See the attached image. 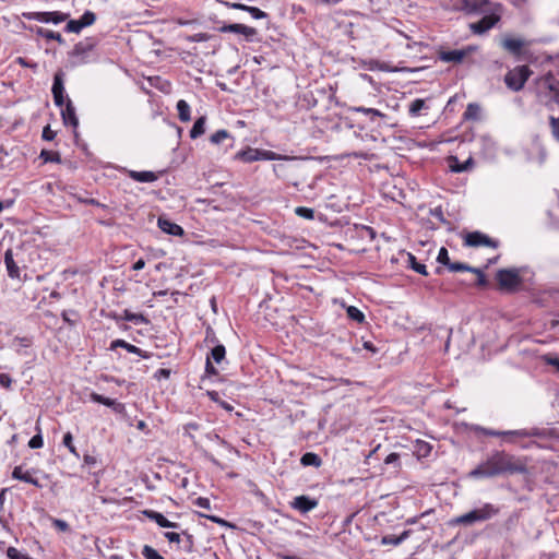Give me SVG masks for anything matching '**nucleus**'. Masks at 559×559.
<instances>
[{
    "label": "nucleus",
    "mask_w": 559,
    "mask_h": 559,
    "mask_svg": "<svg viewBox=\"0 0 559 559\" xmlns=\"http://www.w3.org/2000/svg\"><path fill=\"white\" fill-rule=\"evenodd\" d=\"M525 466L513 455L496 451L469 472L472 478H490L504 473H524Z\"/></svg>",
    "instance_id": "1"
},
{
    "label": "nucleus",
    "mask_w": 559,
    "mask_h": 559,
    "mask_svg": "<svg viewBox=\"0 0 559 559\" xmlns=\"http://www.w3.org/2000/svg\"><path fill=\"white\" fill-rule=\"evenodd\" d=\"M499 513V508L491 504L485 503L483 507L478 509L471 510L467 513H464L460 516H456L451 521L454 525H465L469 526L476 522H484L492 519Z\"/></svg>",
    "instance_id": "2"
},
{
    "label": "nucleus",
    "mask_w": 559,
    "mask_h": 559,
    "mask_svg": "<svg viewBox=\"0 0 559 559\" xmlns=\"http://www.w3.org/2000/svg\"><path fill=\"white\" fill-rule=\"evenodd\" d=\"M502 13L503 5L499 2L493 3L489 11L483 13L484 16L479 21L469 24L471 32L475 35L486 34L500 22Z\"/></svg>",
    "instance_id": "3"
},
{
    "label": "nucleus",
    "mask_w": 559,
    "mask_h": 559,
    "mask_svg": "<svg viewBox=\"0 0 559 559\" xmlns=\"http://www.w3.org/2000/svg\"><path fill=\"white\" fill-rule=\"evenodd\" d=\"M523 269H501L497 271L496 280L502 292L515 293L521 289L523 278L521 272Z\"/></svg>",
    "instance_id": "4"
},
{
    "label": "nucleus",
    "mask_w": 559,
    "mask_h": 559,
    "mask_svg": "<svg viewBox=\"0 0 559 559\" xmlns=\"http://www.w3.org/2000/svg\"><path fill=\"white\" fill-rule=\"evenodd\" d=\"M532 74L528 66H516L506 73L503 81L509 90L520 92Z\"/></svg>",
    "instance_id": "5"
},
{
    "label": "nucleus",
    "mask_w": 559,
    "mask_h": 559,
    "mask_svg": "<svg viewBox=\"0 0 559 559\" xmlns=\"http://www.w3.org/2000/svg\"><path fill=\"white\" fill-rule=\"evenodd\" d=\"M464 245L467 247H491V248H498L499 242L498 240H495L487 236L486 234L481 231H472L466 234L464 238Z\"/></svg>",
    "instance_id": "6"
},
{
    "label": "nucleus",
    "mask_w": 559,
    "mask_h": 559,
    "mask_svg": "<svg viewBox=\"0 0 559 559\" xmlns=\"http://www.w3.org/2000/svg\"><path fill=\"white\" fill-rule=\"evenodd\" d=\"M493 3L489 0H460V10L468 15L483 14L489 11Z\"/></svg>",
    "instance_id": "7"
},
{
    "label": "nucleus",
    "mask_w": 559,
    "mask_h": 559,
    "mask_svg": "<svg viewBox=\"0 0 559 559\" xmlns=\"http://www.w3.org/2000/svg\"><path fill=\"white\" fill-rule=\"evenodd\" d=\"M70 17L69 13H64L61 11H51V12H33L27 15V19L34 20L40 23H52L60 24L67 21Z\"/></svg>",
    "instance_id": "8"
},
{
    "label": "nucleus",
    "mask_w": 559,
    "mask_h": 559,
    "mask_svg": "<svg viewBox=\"0 0 559 559\" xmlns=\"http://www.w3.org/2000/svg\"><path fill=\"white\" fill-rule=\"evenodd\" d=\"M551 435L550 430L540 429V428H531V429H518V430H507L503 431V436L509 438V441L513 442L515 438H547Z\"/></svg>",
    "instance_id": "9"
},
{
    "label": "nucleus",
    "mask_w": 559,
    "mask_h": 559,
    "mask_svg": "<svg viewBox=\"0 0 559 559\" xmlns=\"http://www.w3.org/2000/svg\"><path fill=\"white\" fill-rule=\"evenodd\" d=\"M530 41L528 40H525V39H522V38H514V37H511V36H504L502 39H501V47L508 51L509 53L513 55V56H521L522 52H523V49L527 46H530Z\"/></svg>",
    "instance_id": "10"
},
{
    "label": "nucleus",
    "mask_w": 559,
    "mask_h": 559,
    "mask_svg": "<svg viewBox=\"0 0 559 559\" xmlns=\"http://www.w3.org/2000/svg\"><path fill=\"white\" fill-rule=\"evenodd\" d=\"M55 105L62 107L64 105V73L59 70L53 75V83L51 87Z\"/></svg>",
    "instance_id": "11"
},
{
    "label": "nucleus",
    "mask_w": 559,
    "mask_h": 559,
    "mask_svg": "<svg viewBox=\"0 0 559 559\" xmlns=\"http://www.w3.org/2000/svg\"><path fill=\"white\" fill-rule=\"evenodd\" d=\"M221 33H236L245 36L247 41H253L254 37L258 34V31L254 27L247 26L245 24H225L218 28Z\"/></svg>",
    "instance_id": "12"
},
{
    "label": "nucleus",
    "mask_w": 559,
    "mask_h": 559,
    "mask_svg": "<svg viewBox=\"0 0 559 559\" xmlns=\"http://www.w3.org/2000/svg\"><path fill=\"white\" fill-rule=\"evenodd\" d=\"M96 46V40L92 37H87L74 45L70 56L78 58L80 62H85V58Z\"/></svg>",
    "instance_id": "13"
},
{
    "label": "nucleus",
    "mask_w": 559,
    "mask_h": 559,
    "mask_svg": "<svg viewBox=\"0 0 559 559\" xmlns=\"http://www.w3.org/2000/svg\"><path fill=\"white\" fill-rule=\"evenodd\" d=\"M290 508L299 511L300 513L305 514L309 511L313 510L318 506V500L314 498H311L309 496H297L290 501Z\"/></svg>",
    "instance_id": "14"
},
{
    "label": "nucleus",
    "mask_w": 559,
    "mask_h": 559,
    "mask_svg": "<svg viewBox=\"0 0 559 559\" xmlns=\"http://www.w3.org/2000/svg\"><path fill=\"white\" fill-rule=\"evenodd\" d=\"M472 51H474V48L471 46L465 49L440 51L439 59L443 62L461 63Z\"/></svg>",
    "instance_id": "15"
},
{
    "label": "nucleus",
    "mask_w": 559,
    "mask_h": 559,
    "mask_svg": "<svg viewBox=\"0 0 559 559\" xmlns=\"http://www.w3.org/2000/svg\"><path fill=\"white\" fill-rule=\"evenodd\" d=\"M61 108V117L66 126L76 128L79 126V119L75 114V108L70 98L64 100V105Z\"/></svg>",
    "instance_id": "16"
},
{
    "label": "nucleus",
    "mask_w": 559,
    "mask_h": 559,
    "mask_svg": "<svg viewBox=\"0 0 559 559\" xmlns=\"http://www.w3.org/2000/svg\"><path fill=\"white\" fill-rule=\"evenodd\" d=\"M157 225L164 233L171 236H182L185 234L181 226L164 216L158 217Z\"/></svg>",
    "instance_id": "17"
},
{
    "label": "nucleus",
    "mask_w": 559,
    "mask_h": 559,
    "mask_svg": "<svg viewBox=\"0 0 559 559\" xmlns=\"http://www.w3.org/2000/svg\"><path fill=\"white\" fill-rule=\"evenodd\" d=\"M4 264L10 278L21 281V270L13 259L12 249L4 252Z\"/></svg>",
    "instance_id": "18"
},
{
    "label": "nucleus",
    "mask_w": 559,
    "mask_h": 559,
    "mask_svg": "<svg viewBox=\"0 0 559 559\" xmlns=\"http://www.w3.org/2000/svg\"><path fill=\"white\" fill-rule=\"evenodd\" d=\"M90 399L94 403L111 407L116 413H122L124 411V405L122 403H119L116 400L109 397H105L96 392H92L90 394Z\"/></svg>",
    "instance_id": "19"
},
{
    "label": "nucleus",
    "mask_w": 559,
    "mask_h": 559,
    "mask_svg": "<svg viewBox=\"0 0 559 559\" xmlns=\"http://www.w3.org/2000/svg\"><path fill=\"white\" fill-rule=\"evenodd\" d=\"M118 347L124 348L127 352L131 354H135L144 359H147L150 357V354L147 352L142 350L140 347H136L135 345H132L124 340H115L110 344V349L114 350Z\"/></svg>",
    "instance_id": "20"
},
{
    "label": "nucleus",
    "mask_w": 559,
    "mask_h": 559,
    "mask_svg": "<svg viewBox=\"0 0 559 559\" xmlns=\"http://www.w3.org/2000/svg\"><path fill=\"white\" fill-rule=\"evenodd\" d=\"M12 477L14 479L31 484L35 487L41 488L43 485L38 481L37 478H34L31 471H23L22 466H15L12 472Z\"/></svg>",
    "instance_id": "21"
},
{
    "label": "nucleus",
    "mask_w": 559,
    "mask_h": 559,
    "mask_svg": "<svg viewBox=\"0 0 559 559\" xmlns=\"http://www.w3.org/2000/svg\"><path fill=\"white\" fill-rule=\"evenodd\" d=\"M144 514L152 521H154L158 526L165 527V528H175L178 526L177 523L168 521L162 513L153 511V510H146L144 511Z\"/></svg>",
    "instance_id": "22"
},
{
    "label": "nucleus",
    "mask_w": 559,
    "mask_h": 559,
    "mask_svg": "<svg viewBox=\"0 0 559 559\" xmlns=\"http://www.w3.org/2000/svg\"><path fill=\"white\" fill-rule=\"evenodd\" d=\"M474 166V159L469 157L464 163H461L457 157L451 156L449 167L453 173H463L472 169Z\"/></svg>",
    "instance_id": "23"
},
{
    "label": "nucleus",
    "mask_w": 559,
    "mask_h": 559,
    "mask_svg": "<svg viewBox=\"0 0 559 559\" xmlns=\"http://www.w3.org/2000/svg\"><path fill=\"white\" fill-rule=\"evenodd\" d=\"M129 177L138 182H153L158 179V176L148 170L144 171H136V170H130Z\"/></svg>",
    "instance_id": "24"
},
{
    "label": "nucleus",
    "mask_w": 559,
    "mask_h": 559,
    "mask_svg": "<svg viewBox=\"0 0 559 559\" xmlns=\"http://www.w3.org/2000/svg\"><path fill=\"white\" fill-rule=\"evenodd\" d=\"M32 344H33L32 338L26 337V336H23V337L16 336L13 340V346L15 347V350L19 355H28L26 349L28 347H31Z\"/></svg>",
    "instance_id": "25"
},
{
    "label": "nucleus",
    "mask_w": 559,
    "mask_h": 559,
    "mask_svg": "<svg viewBox=\"0 0 559 559\" xmlns=\"http://www.w3.org/2000/svg\"><path fill=\"white\" fill-rule=\"evenodd\" d=\"M35 33L37 36L46 38L47 40H56L60 45H63L66 41L60 33L44 28V27H37L35 29Z\"/></svg>",
    "instance_id": "26"
},
{
    "label": "nucleus",
    "mask_w": 559,
    "mask_h": 559,
    "mask_svg": "<svg viewBox=\"0 0 559 559\" xmlns=\"http://www.w3.org/2000/svg\"><path fill=\"white\" fill-rule=\"evenodd\" d=\"M236 158H238L245 163H252L255 160H260L259 150L251 148V147H249L247 150H242L237 153Z\"/></svg>",
    "instance_id": "27"
},
{
    "label": "nucleus",
    "mask_w": 559,
    "mask_h": 559,
    "mask_svg": "<svg viewBox=\"0 0 559 559\" xmlns=\"http://www.w3.org/2000/svg\"><path fill=\"white\" fill-rule=\"evenodd\" d=\"M300 463L304 466L320 467L322 465V459L317 453L307 452L301 456Z\"/></svg>",
    "instance_id": "28"
},
{
    "label": "nucleus",
    "mask_w": 559,
    "mask_h": 559,
    "mask_svg": "<svg viewBox=\"0 0 559 559\" xmlns=\"http://www.w3.org/2000/svg\"><path fill=\"white\" fill-rule=\"evenodd\" d=\"M121 319L129 321V322H133L134 324H147L148 323V320L146 319V317L144 314L134 313L128 309L123 310Z\"/></svg>",
    "instance_id": "29"
},
{
    "label": "nucleus",
    "mask_w": 559,
    "mask_h": 559,
    "mask_svg": "<svg viewBox=\"0 0 559 559\" xmlns=\"http://www.w3.org/2000/svg\"><path fill=\"white\" fill-rule=\"evenodd\" d=\"M409 536V531H404L401 535H385L381 539L382 545L399 546Z\"/></svg>",
    "instance_id": "30"
},
{
    "label": "nucleus",
    "mask_w": 559,
    "mask_h": 559,
    "mask_svg": "<svg viewBox=\"0 0 559 559\" xmlns=\"http://www.w3.org/2000/svg\"><path fill=\"white\" fill-rule=\"evenodd\" d=\"M233 7L235 9L247 11L253 19H257V20L264 19L267 16V14L264 11L260 10L257 7H250V5H246V4H241V3H235V4H233Z\"/></svg>",
    "instance_id": "31"
},
{
    "label": "nucleus",
    "mask_w": 559,
    "mask_h": 559,
    "mask_svg": "<svg viewBox=\"0 0 559 559\" xmlns=\"http://www.w3.org/2000/svg\"><path fill=\"white\" fill-rule=\"evenodd\" d=\"M350 110L354 112H360V114L368 116L371 121H374L376 118H384L385 117V115L383 112H381L380 110L374 109V108H367L364 106L353 107Z\"/></svg>",
    "instance_id": "32"
},
{
    "label": "nucleus",
    "mask_w": 559,
    "mask_h": 559,
    "mask_svg": "<svg viewBox=\"0 0 559 559\" xmlns=\"http://www.w3.org/2000/svg\"><path fill=\"white\" fill-rule=\"evenodd\" d=\"M205 122H206V118L204 116H202L195 120L192 129L190 130L191 139H197L205 132Z\"/></svg>",
    "instance_id": "33"
},
{
    "label": "nucleus",
    "mask_w": 559,
    "mask_h": 559,
    "mask_svg": "<svg viewBox=\"0 0 559 559\" xmlns=\"http://www.w3.org/2000/svg\"><path fill=\"white\" fill-rule=\"evenodd\" d=\"M407 263H408V266L412 270H414L415 272H417L421 275H425V276L428 275L426 265L423 263H419L414 254H412V253L407 254Z\"/></svg>",
    "instance_id": "34"
},
{
    "label": "nucleus",
    "mask_w": 559,
    "mask_h": 559,
    "mask_svg": "<svg viewBox=\"0 0 559 559\" xmlns=\"http://www.w3.org/2000/svg\"><path fill=\"white\" fill-rule=\"evenodd\" d=\"M480 116V106L476 103L467 105L466 110L463 114L465 120H478Z\"/></svg>",
    "instance_id": "35"
},
{
    "label": "nucleus",
    "mask_w": 559,
    "mask_h": 559,
    "mask_svg": "<svg viewBox=\"0 0 559 559\" xmlns=\"http://www.w3.org/2000/svg\"><path fill=\"white\" fill-rule=\"evenodd\" d=\"M177 110H178V117H179V119L182 122L190 121V119H191V117H190V106H189V104L186 100L180 99L177 103Z\"/></svg>",
    "instance_id": "36"
},
{
    "label": "nucleus",
    "mask_w": 559,
    "mask_h": 559,
    "mask_svg": "<svg viewBox=\"0 0 559 559\" xmlns=\"http://www.w3.org/2000/svg\"><path fill=\"white\" fill-rule=\"evenodd\" d=\"M428 107L426 105L425 99L416 98L411 103L408 112L412 117H417L420 115V111Z\"/></svg>",
    "instance_id": "37"
},
{
    "label": "nucleus",
    "mask_w": 559,
    "mask_h": 559,
    "mask_svg": "<svg viewBox=\"0 0 559 559\" xmlns=\"http://www.w3.org/2000/svg\"><path fill=\"white\" fill-rule=\"evenodd\" d=\"M260 160L294 159V157L282 156L273 151L259 150Z\"/></svg>",
    "instance_id": "38"
},
{
    "label": "nucleus",
    "mask_w": 559,
    "mask_h": 559,
    "mask_svg": "<svg viewBox=\"0 0 559 559\" xmlns=\"http://www.w3.org/2000/svg\"><path fill=\"white\" fill-rule=\"evenodd\" d=\"M225 346L219 344L212 348L211 355L209 357L210 360L213 359L215 362L219 364L225 358Z\"/></svg>",
    "instance_id": "39"
},
{
    "label": "nucleus",
    "mask_w": 559,
    "mask_h": 559,
    "mask_svg": "<svg viewBox=\"0 0 559 559\" xmlns=\"http://www.w3.org/2000/svg\"><path fill=\"white\" fill-rule=\"evenodd\" d=\"M40 158H43L45 163H61L60 154L53 151L43 150L40 152Z\"/></svg>",
    "instance_id": "40"
},
{
    "label": "nucleus",
    "mask_w": 559,
    "mask_h": 559,
    "mask_svg": "<svg viewBox=\"0 0 559 559\" xmlns=\"http://www.w3.org/2000/svg\"><path fill=\"white\" fill-rule=\"evenodd\" d=\"M347 317L358 323H362L365 321V314L355 306H349L346 309Z\"/></svg>",
    "instance_id": "41"
},
{
    "label": "nucleus",
    "mask_w": 559,
    "mask_h": 559,
    "mask_svg": "<svg viewBox=\"0 0 559 559\" xmlns=\"http://www.w3.org/2000/svg\"><path fill=\"white\" fill-rule=\"evenodd\" d=\"M96 21V14L92 11H85L84 14L79 19L82 28L91 26Z\"/></svg>",
    "instance_id": "42"
},
{
    "label": "nucleus",
    "mask_w": 559,
    "mask_h": 559,
    "mask_svg": "<svg viewBox=\"0 0 559 559\" xmlns=\"http://www.w3.org/2000/svg\"><path fill=\"white\" fill-rule=\"evenodd\" d=\"M62 444L64 447H67L69 449L70 453H72L75 457H80V454L73 444V436L71 432L64 433L63 439H62Z\"/></svg>",
    "instance_id": "43"
},
{
    "label": "nucleus",
    "mask_w": 559,
    "mask_h": 559,
    "mask_svg": "<svg viewBox=\"0 0 559 559\" xmlns=\"http://www.w3.org/2000/svg\"><path fill=\"white\" fill-rule=\"evenodd\" d=\"M432 447L426 441H417L416 453L420 457H426L430 454Z\"/></svg>",
    "instance_id": "44"
},
{
    "label": "nucleus",
    "mask_w": 559,
    "mask_h": 559,
    "mask_svg": "<svg viewBox=\"0 0 559 559\" xmlns=\"http://www.w3.org/2000/svg\"><path fill=\"white\" fill-rule=\"evenodd\" d=\"M230 138V134L228 131L222 129L213 133L210 138L211 143L213 144H221L224 140Z\"/></svg>",
    "instance_id": "45"
},
{
    "label": "nucleus",
    "mask_w": 559,
    "mask_h": 559,
    "mask_svg": "<svg viewBox=\"0 0 559 559\" xmlns=\"http://www.w3.org/2000/svg\"><path fill=\"white\" fill-rule=\"evenodd\" d=\"M448 269L451 272H472V271H474V266H471V265L462 263V262H451V264Z\"/></svg>",
    "instance_id": "46"
},
{
    "label": "nucleus",
    "mask_w": 559,
    "mask_h": 559,
    "mask_svg": "<svg viewBox=\"0 0 559 559\" xmlns=\"http://www.w3.org/2000/svg\"><path fill=\"white\" fill-rule=\"evenodd\" d=\"M295 213L297 216L306 219H313L314 217V211L310 207L298 206L295 209Z\"/></svg>",
    "instance_id": "47"
},
{
    "label": "nucleus",
    "mask_w": 559,
    "mask_h": 559,
    "mask_svg": "<svg viewBox=\"0 0 559 559\" xmlns=\"http://www.w3.org/2000/svg\"><path fill=\"white\" fill-rule=\"evenodd\" d=\"M145 559H164L153 547L145 545L142 549Z\"/></svg>",
    "instance_id": "48"
},
{
    "label": "nucleus",
    "mask_w": 559,
    "mask_h": 559,
    "mask_svg": "<svg viewBox=\"0 0 559 559\" xmlns=\"http://www.w3.org/2000/svg\"><path fill=\"white\" fill-rule=\"evenodd\" d=\"M68 23L64 27V31L67 33H75V34H79L83 28L79 22V20H67Z\"/></svg>",
    "instance_id": "49"
},
{
    "label": "nucleus",
    "mask_w": 559,
    "mask_h": 559,
    "mask_svg": "<svg viewBox=\"0 0 559 559\" xmlns=\"http://www.w3.org/2000/svg\"><path fill=\"white\" fill-rule=\"evenodd\" d=\"M437 261L439 263L445 265L447 267L450 266L451 261H450V258H449V252H448V250L444 247H442L439 250V253H438V257H437Z\"/></svg>",
    "instance_id": "50"
},
{
    "label": "nucleus",
    "mask_w": 559,
    "mask_h": 559,
    "mask_svg": "<svg viewBox=\"0 0 559 559\" xmlns=\"http://www.w3.org/2000/svg\"><path fill=\"white\" fill-rule=\"evenodd\" d=\"M549 126L552 135L559 141V118L555 116L549 117Z\"/></svg>",
    "instance_id": "51"
},
{
    "label": "nucleus",
    "mask_w": 559,
    "mask_h": 559,
    "mask_svg": "<svg viewBox=\"0 0 559 559\" xmlns=\"http://www.w3.org/2000/svg\"><path fill=\"white\" fill-rule=\"evenodd\" d=\"M44 445V440L40 433H37L31 438L28 441V447L31 449H39Z\"/></svg>",
    "instance_id": "52"
},
{
    "label": "nucleus",
    "mask_w": 559,
    "mask_h": 559,
    "mask_svg": "<svg viewBox=\"0 0 559 559\" xmlns=\"http://www.w3.org/2000/svg\"><path fill=\"white\" fill-rule=\"evenodd\" d=\"M543 360L546 365L555 367L559 371V357L554 355H544Z\"/></svg>",
    "instance_id": "53"
},
{
    "label": "nucleus",
    "mask_w": 559,
    "mask_h": 559,
    "mask_svg": "<svg viewBox=\"0 0 559 559\" xmlns=\"http://www.w3.org/2000/svg\"><path fill=\"white\" fill-rule=\"evenodd\" d=\"M472 273L477 275L476 285L480 287H485L487 285V280L483 271L478 267H474V271Z\"/></svg>",
    "instance_id": "54"
},
{
    "label": "nucleus",
    "mask_w": 559,
    "mask_h": 559,
    "mask_svg": "<svg viewBox=\"0 0 559 559\" xmlns=\"http://www.w3.org/2000/svg\"><path fill=\"white\" fill-rule=\"evenodd\" d=\"M7 556L9 559H27L26 555H23L14 547H9L7 550Z\"/></svg>",
    "instance_id": "55"
},
{
    "label": "nucleus",
    "mask_w": 559,
    "mask_h": 559,
    "mask_svg": "<svg viewBox=\"0 0 559 559\" xmlns=\"http://www.w3.org/2000/svg\"><path fill=\"white\" fill-rule=\"evenodd\" d=\"M187 39L191 43H201L210 39V36L206 33H198L187 37Z\"/></svg>",
    "instance_id": "56"
},
{
    "label": "nucleus",
    "mask_w": 559,
    "mask_h": 559,
    "mask_svg": "<svg viewBox=\"0 0 559 559\" xmlns=\"http://www.w3.org/2000/svg\"><path fill=\"white\" fill-rule=\"evenodd\" d=\"M548 90L556 94V102H559V81L551 80L547 85Z\"/></svg>",
    "instance_id": "57"
},
{
    "label": "nucleus",
    "mask_w": 559,
    "mask_h": 559,
    "mask_svg": "<svg viewBox=\"0 0 559 559\" xmlns=\"http://www.w3.org/2000/svg\"><path fill=\"white\" fill-rule=\"evenodd\" d=\"M0 384L4 389H10L12 385V378L7 373H0Z\"/></svg>",
    "instance_id": "58"
},
{
    "label": "nucleus",
    "mask_w": 559,
    "mask_h": 559,
    "mask_svg": "<svg viewBox=\"0 0 559 559\" xmlns=\"http://www.w3.org/2000/svg\"><path fill=\"white\" fill-rule=\"evenodd\" d=\"M56 136V132L50 129L49 126H46L43 130L41 138L46 141H51Z\"/></svg>",
    "instance_id": "59"
},
{
    "label": "nucleus",
    "mask_w": 559,
    "mask_h": 559,
    "mask_svg": "<svg viewBox=\"0 0 559 559\" xmlns=\"http://www.w3.org/2000/svg\"><path fill=\"white\" fill-rule=\"evenodd\" d=\"M480 431L484 436H487V437H502L503 436V431L488 429V428H481Z\"/></svg>",
    "instance_id": "60"
},
{
    "label": "nucleus",
    "mask_w": 559,
    "mask_h": 559,
    "mask_svg": "<svg viewBox=\"0 0 559 559\" xmlns=\"http://www.w3.org/2000/svg\"><path fill=\"white\" fill-rule=\"evenodd\" d=\"M205 372L210 376H216L218 373L216 368L213 366L212 361L210 360V357H206Z\"/></svg>",
    "instance_id": "61"
},
{
    "label": "nucleus",
    "mask_w": 559,
    "mask_h": 559,
    "mask_svg": "<svg viewBox=\"0 0 559 559\" xmlns=\"http://www.w3.org/2000/svg\"><path fill=\"white\" fill-rule=\"evenodd\" d=\"M53 526L62 532L69 530V524L66 521L59 519L53 520Z\"/></svg>",
    "instance_id": "62"
},
{
    "label": "nucleus",
    "mask_w": 559,
    "mask_h": 559,
    "mask_svg": "<svg viewBox=\"0 0 559 559\" xmlns=\"http://www.w3.org/2000/svg\"><path fill=\"white\" fill-rule=\"evenodd\" d=\"M400 455L397 453H390L385 459V464H397L399 465Z\"/></svg>",
    "instance_id": "63"
},
{
    "label": "nucleus",
    "mask_w": 559,
    "mask_h": 559,
    "mask_svg": "<svg viewBox=\"0 0 559 559\" xmlns=\"http://www.w3.org/2000/svg\"><path fill=\"white\" fill-rule=\"evenodd\" d=\"M194 504L203 509H210V500L207 498L199 497Z\"/></svg>",
    "instance_id": "64"
}]
</instances>
